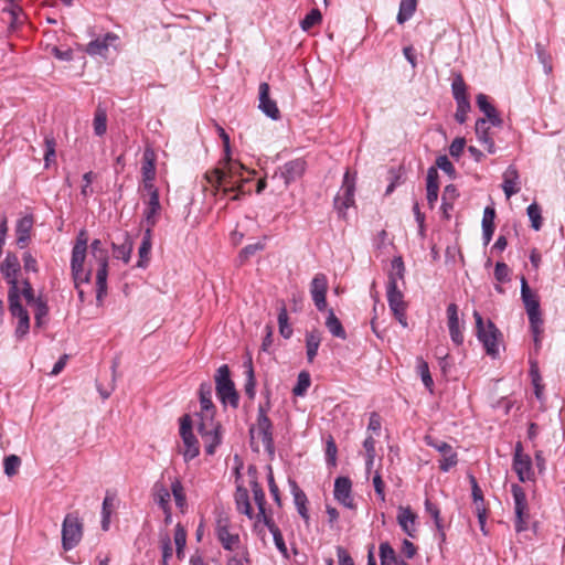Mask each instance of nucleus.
I'll return each mask as SVG.
<instances>
[{"label":"nucleus","mask_w":565,"mask_h":565,"mask_svg":"<svg viewBox=\"0 0 565 565\" xmlns=\"http://www.w3.org/2000/svg\"><path fill=\"white\" fill-rule=\"evenodd\" d=\"M224 167L222 169H214L205 173V179L209 184L213 188V194L217 195L222 192V195H227L231 192H236L231 200L238 201L248 192L245 191L244 184L249 182V178H243V171L245 167L236 160L225 154Z\"/></svg>","instance_id":"1"},{"label":"nucleus","mask_w":565,"mask_h":565,"mask_svg":"<svg viewBox=\"0 0 565 565\" xmlns=\"http://www.w3.org/2000/svg\"><path fill=\"white\" fill-rule=\"evenodd\" d=\"M473 318L478 340L482 343L488 355L493 359L497 358L499 355V342L502 335L500 330L491 320L484 323L482 316L477 310L473 311Z\"/></svg>","instance_id":"2"},{"label":"nucleus","mask_w":565,"mask_h":565,"mask_svg":"<svg viewBox=\"0 0 565 565\" xmlns=\"http://www.w3.org/2000/svg\"><path fill=\"white\" fill-rule=\"evenodd\" d=\"M216 395L223 405H230L237 408L239 396L235 384L231 379L230 367L226 364L221 365L215 374Z\"/></svg>","instance_id":"3"},{"label":"nucleus","mask_w":565,"mask_h":565,"mask_svg":"<svg viewBox=\"0 0 565 565\" xmlns=\"http://www.w3.org/2000/svg\"><path fill=\"white\" fill-rule=\"evenodd\" d=\"M83 523L75 513L65 515L62 524V546L65 551L73 550L82 540Z\"/></svg>","instance_id":"4"},{"label":"nucleus","mask_w":565,"mask_h":565,"mask_svg":"<svg viewBox=\"0 0 565 565\" xmlns=\"http://www.w3.org/2000/svg\"><path fill=\"white\" fill-rule=\"evenodd\" d=\"M386 297L393 316L403 328H406L408 326L406 318L407 303L404 300V294L399 290L398 286L394 282L393 279L387 281Z\"/></svg>","instance_id":"5"},{"label":"nucleus","mask_w":565,"mask_h":565,"mask_svg":"<svg viewBox=\"0 0 565 565\" xmlns=\"http://www.w3.org/2000/svg\"><path fill=\"white\" fill-rule=\"evenodd\" d=\"M257 431L260 437L266 451L273 456L275 454V445L273 437V423L266 414V409L263 405L258 406L256 427L249 429L250 435Z\"/></svg>","instance_id":"6"},{"label":"nucleus","mask_w":565,"mask_h":565,"mask_svg":"<svg viewBox=\"0 0 565 565\" xmlns=\"http://www.w3.org/2000/svg\"><path fill=\"white\" fill-rule=\"evenodd\" d=\"M511 492L514 500V526L515 531L520 533L527 530V521L530 519L526 494L524 492V489L516 483H513L511 486Z\"/></svg>","instance_id":"7"},{"label":"nucleus","mask_w":565,"mask_h":565,"mask_svg":"<svg viewBox=\"0 0 565 565\" xmlns=\"http://www.w3.org/2000/svg\"><path fill=\"white\" fill-rule=\"evenodd\" d=\"M8 302H9V311L10 313L18 318V326L15 329V337L18 339L23 338L28 334L30 329V317L28 311L23 308L21 300H20V294H13L8 295Z\"/></svg>","instance_id":"8"},{"label":"nucleus","mask_w":565,"mask_h":565,"mask_svg":"<svg viewBox=\"0 0 565 565\" xmlns=\"http://www.w3.org/2000/svg\"><path fill=\"white\" fill-rule=\"evenodd\" d=\"M220 429L221 425L214 420V417L211 419L201 418L198 430L205 443V451L209 455H213L215 448L221 444Z\"/></svg>","instance_id":"9"},{"label":"nucleus","mask_w":565,"mask_h":565,"mask_svg":"<svg viewBox=\"0 0 565 565\" xmlns=\"http://www.w3.org/2000/svg\"><path fill=\"white\" fill-rule=\"evenodd\" d=\"M425 441L429 447H433L443 456L439 463V469L441 471L447 472L458 463L457 452L454 450L451 445L433 438L431 436H426Z\"/></svg>","instance_id":"10"},{"label":"nucleus","mask_w":565,"mask_h":565,"mask_svg":"<svg viewBox=\"0 0 565 565\" xmlns=\"http://www.w3.org/2000/svg\"><path fill=\"white\" fill-rule=\"evenodd\" d=\"M513 469L518 475L521 482H525L533 479L532 460L530 456L523 454L522 444L519 441L515 445L513 456Z\"/></svg>","instance_id":"11"},{"label":"nucleus","mask_w":565,"mask_h":565,"mask_svg":"<svg viewBox=\"0 0 565 565\" xmlns=\"http://www.w3.org/2000/svg\"><path fill=\"white\" fill-rule=\"evenodd\" d=\"M180 435L182 437V441L184 445V460L190 461L199 455L200 450L198 440L191 429V422L189 419V416L186 415L182 418L180 426Z\"/></svg>","instance_id":"12"},{"label":"nucleus","mask_w":565,"mask_h":565,"mask_svg":"<svg viewBox=\"0 0 565 565\" xmlns=\"http://www.w3.org/2000/svg\"><path fill=\"white\" fill-rule=\"evenodd\" d=\"M1 274L10 285L8 295L20 294L18 286V273L20 270V262L14 254L9 253L0 266Z\"/></svg>","instance_id":"13"},{"label":"nucleus","mask_w":565,"mask_h":565,"mask_svg":"<svg viewBox=\"0 0 565 565\" xmlns=\"http://www.w3.org/2000/svg\"><path fill=\"white\" fill-rule=\"evenodd\" d=\"M306 170V162L302 159H295L286 162L279 172H275L273 179L280 178L284 180V185L287 188L290 183L298 180Z\"/></svg>","instance_id":"14"},{"label":"nucleus","mask_w":565,"mask_h":565,"mask_svg":"<svg viewBox=\"0 0 565 565\" xmlns=\"http://www.w3.org/2000/svg\"><path fill=\"white\" fill-rule=\"evenodd\" d=\"M354 192H355V177L347 171L343 177L342 186L340 192L334 199V204L337 206L348 209L354 203Z\"/></svg>","instance_id":"15"},{"label":"nucleus","mask_w":565,"mask_h":565,"mask_svg":"<svg viewBox=\"0 0 565 565\" xmlns=\"http://www.w3.org/2000/svg\"><path fill=\"white\" fill-rule=\"evenodd\" d=\"M328 290V279L324 274H317L310 284V292L315 306L322 311L327 307L326 295Z\"/></svg>","instance_id":"16"},{"label":"nucleus","mask_w":565,"mask_h":565,"mask_svg":"<svg viewBox=\"0 0 565 565\" xmlns=\"http://www.w3.org/2000/svg\"><path fill=\"white\" fill-rule=\"evenodd\" d=\"M269 85L266 82L259 84V105L258 108L270 119L278 120L280 118V111L277 104L269 96Z\"/></svg>","instance_id":"17"},{"label":"nucleus","mask_w":565,"mask_h":565,"mask_svg":"<svg viewBox=\"0 0 565 565\" xmlns=\"http://www.w3.org/2000/svg\"><path fill=\"white\" fill-rule=\"evenodd\" d=\"M118 39L117 34L108 32L103 38L90 41L86 45L85 52L90 56L107 57L109 46L118 41Z\"/></svg>","instance_id":"18"},{"label":"nucleus","mask_w":565,"mask_h":565,"mask_svg":"<svg viewBox=\"0 0 565 565\" xmlns=\"http://www.w3.org/2000/svg\"><path fill=\"white\" fill-rule=\"evenodd\" d=\"M212 383L204 382L200 385L199 395L201 404L200 417L202 419H211L215 415V406L212 402Z\"/></svg>","instance_id":"19"},{"label":"nucleus","mask_w":565,"mask_h":565,"mask_svg":"<svg viewBox=\"0 0 565 565\" xmlns=\"http://www.w3.org/2000/svg\"><path fill=\"white\" fill-rule=\"evenodd\" d=\"M352 482L348 477H338L334 481V498L345 508L354 507L351 495Z\"/></svg>","instance_id":"20"},{"label":"nucleus","mask_w":565,"mask_h":565,"mask_svg":"<svg viewBox=\"0 0 565 565\" xmlns=\"http://www.w3.org/2000/svg\"><path fill=\"white\" fill-rule=\"evenodd\" d=\"M490 121L486 118H479L476 121V135L478 138V141L487 149L489 153L495 152V145L493 141V138L490 136Z\"/></svg>","instance_id":"21"},{"label":"nucleus","mask_w":565,"mask_h":565,"mask_svg":"<svg viewBox=\"0 0 565 565\" xmlns=\"http://www.w3.org/2000/svg\"><path fill=\"white\" fill-rule=\"evenodd\" d=\"M417 515L409 507H399L397 514V522L402 530L411 537H415Z\"/></svg>","instance_id":"22"},{"label":"nucleus","mask_w":565,"mask_h":565,"mask_svg":"<svg viewBox=\"0 0 565 565\" xmlns=\"http://www.w3.org/2000/svg\"><path fill=\"white\" fill-rule=\"evenodd\" d=\"M476 99L477 105L479 109L484 114L486 119L489 120L492 126L501 127L502 119L499 116L495 107L488 100V96L484 94H478Z\"/></svg>","instance_id":"23"},{"label":"nucleus","mask_w":565,"mask_h":565,"mask_svg":"<svg viewBox=\"0 0 565 565\" xmlns=\"http://www.w3.org/2000/svg\"><path fill=\"white\" fill-rule=\"evenodd\" d=\"M97 263L98 268L96 273V300L98 305H100L107 294L108 259Z\"/></svg>","instance_id":"24"},{"label":"nucleus","mask_w":565,"mask_h":565,"mask_svg":"<svg viewBox=\"0 0 565 565\" xmlns=\"http://www.w3.org/2000/svg\"><path fill=\"white\" fill-rule=\"evenodd\" d=\"M33 226V217L31 215L23 216L17 222L15 234L17 245L20 248L26 247L30 241V233Z\"/></svg>","instance_id":"25"},{"label":"nucleus","mask_w":565,"mask_h":565,"mask_svg":"<svg viewBox=\"0 0 565 565\" xmlns=\"http://www.w3.org/2000/svg\"><path fill=\"white\" fill-rule=\"evenodd\" d=\"M426 181L427 203L430 209H434L439 192L438 171L435 167L428 168Z\"/></svg>","instance_id":"26"},{"label":"nucleus","mask_w":565,"mask_h":565,"mask_svg":"<svg viewBox=\"0 0 565 565\" xmlns=\"http://www.w3.org/2000/svg\"><path fill=\"white\" fill-rule=\"evenodd\" d=\"M156 153L151 148H146L142 154L141 175L142 180H156Z\"/></svg>","instance_id":"27"},{"label":"nucleus","mask_w":565,"mask_h":565,"mask_svg":"<svg viewBox=\"0 0 565 565\" xmlns=\"http://www.w3.org/2000/svg\"><path fill=\"white\" fill-rule=\"evenodd\" d=\"M494 218H495V210L492 206H487L483 211L482 216V239L483 244L488 245L494 233Z\"/></svg>","instance_id":"28"},{"label":"nucleus","mask_w":565,"mask_h":565,"mask_svg":"<svg viewBox=\"0 0 565 565\" xmlns=\"http://www.w3.org/2000/svg\"><path fill=\"white\" fill-rule=\"evenodd\" d=\"M235 503L238 512L245 514L250 520L255 516L249 502V494L246 488L237 486L235 491Z\"/></svg>","instance_id":"29"},{"label":"nucleus","mask_w":565,"mask_h":565,"mask_svg":"<svg viewBox=\"0 0 565 565\" xmlns=\"http://www.w3.org/2000/svg\"><path fill=\"white\" fill-rule=\"evenodd\" d=\"M161 211V204L159 196L152 195L146 202V209L143 210V218L147 227L152 228L157 224V216Z\"/></svg>","instance_id":"30"},{"label":"nucleus","mask_w":565,"mask_h":565,"mask_svg":"<svg viewBox=\"0 0 565 565\" xmlns=\"http://www.w3.org/2000/svg\"><path fill=\"white\" fill-rule=\"evenodd\" d=\"M519 180L518 170L510 166L504 174H503V183L502 189L507 198H511L513 194H516L520 191V188L516 185Z\"/></svg>","instance_id":"31"},{"label":"nucleus","mask_w":565,"mask_h":565,"mask_svg":"<svg viewBox=\"0 0 565 565\" xmlns=\"http://www.w3.org/2000/svg\"><path fill=\"white\" fill-rule=\"evenodd\" d=\"M521 298L526 313L541 309L537 296L530 289L527 280L524 277L521 278Z\"/></svg>","instance_id":"32"},{"label":"nucleus","mask_w":565,"mask_h":565,"mask_svg":"<svg viewBox=\"0 0 565 565\" xmlns=\"http://www.w3.org/2000/svg\"><path fill=\"white\" fill-rule=\"evenodd\" d=\"M321 342V333L317 329L306 332V349L308 362H313Z\"/></svg>","instance_id":"33"},{"label":"nucleus","mask_w":565,"mask_h":565,"mask_svg":"<svg viewBox=\"0 0 565 565\" xmlns=\"http://www.w3.org/2000/svg\"><path fill=\"white\" fill-rule=\"evenodd\" d=\"M153 499L159 504V507L169 515L170 514V491L168 488L161 483L156 482L153 486Z\"/></svg>","instance_id":"34"},{"label":"nucleus","mask_w":565,"mask_h":565,"mask_svg":"<svg viewBox=\"0 0 565 565\" xmlns=\"http://www.w3.org/2000/svg\"><path fill=\"white\" fill-rule=\"evenodd\" d=\"M292 486V493H294V500L295 504L297 507V511L300 514V516L305 520V522L309 521V514L308 509L306 507L307 504V495L303 491H301L297 483L295 481L291 482Z\"/></svg>","instance_id":"35"},{"label":"nucleus","mask_w":565,"mask_h":565,"mask_svg":"<svg viewBox=\"0 0 565 565\" xmlns=\"http://www.w3.org/2000/svg\"><path fill=\"white\" fill-rule=\"evenodd\" d=\"M326 327L333 337H337L342 340L347 339V332L341 321L334 315L332 309H330L328 312V317L326 319Z\"/></svg>","instance_id":"36"},{"label":"nucleus","mask_w":565,"mask_h":565,"mask_svg":"<svg viewBox=\"0 0 565 565\" xmlns=\"http://www.w3.org/2000/svg\"><path fill=\"white\" fill-rule=\"evenodd\" d=\"M217 539L220 540L222 546L232 551L234 546L239 542V537L236 534H231L227 525H222L218 523L217 525Z\"/></svg>","instance_id":"37"},{"label":"nucleus","mask_w":565,"mask_h":565,"mask_svg":"<svg viewBox=\"0 0 565 565\" xmlns=\"http://www.w3.org/2000/svg\"><path fill=\"white\" fill-rule=\"evenodd\" d=\"M114 257L117 259H121L124 263H128L130 260V255L134 248L132 242L130 237L126 234L125 241L122 244L117 245L115 243L111 244Z\"/></svg>","instance_id":"38"},{"label":"nucleus","mask_w":565,"mask_h":565,"mask_svg":"<svg viewBox=\"0 0 565 565\" xmlns=\"http://www.w3.org/2000/svg\"><path fill=\"white\" fill-rule=\"evenodd\" d=\"M418 0H401L396 20L399 24L408 21L416 11Z\"/></svg>","instance_id":"39"},{"label":"nucleus","mask_w":565,"mask_h":565,"mask_svg":"<svg viewBox=\"0 0 565 565\" xmlns=\"http://www.w3.org/2000/svg\"><path fill=\"white\" fill-rule=\"evenodd\" d=\"M451 92L456 102H467V85L461 74H456L451 83Z\"/></svg>","instance_id":"40"},{"label":"nucleus","mask_w":565,"mask_h":565,"mask_svg":"<svg viewBox=\"0 0 565 565\" xmlns=\"http://www.w3.org/2000/svg\"><path fill=\"white\" fill-rule=\"evenodd\" d=\"M405 277V265L401 256H396L391 262V270L388 273V281L391 279L397 285L398 280H404Z\"/></svg>","instance_id":"41"},{"label":"nucleus","mask_w":565,"mask_h":565,"mask_svg":"<svg viewBox=\"0 0 565 565\" xmlns=\"http://www.w3.org/2000/svg\"><path fill=\"white\" fill-rule=\"evenodd\" d=\"M250 488H252L254 501L258 508L259 514H264V509L266 505L265 492L256 479H253L250 481Z\"/></svg>","instance_id":"42"},{"label":"nucleus","mask_w":565,"mask_h":565,"mask_svg":"<svg viewBox=\"0 0 565 565\" xmlns=\"http://www.w3.org/2000/svg\"><path fill=\"white\" fill-rule=\"evenodd\" d=\"M174 543L177 546V556L178 558H182L184 556L183 550L186 544V532L180 523L175 525Z\"/></svg>","instance_id":"43"},{"label":"nucleus","mask_w":565,"mask_h":565,"mask_svg":"<svg viewBox=\"0 0 565 565\" xmlns=\"http://www.w3.org/2000/svg\"><path fill=\"white\" fill-rule=\"evenodd\" d=\"M380 558L381 565H392L398 562L394 548L387 542L381 543L380 545Z\"/></svg>","instance_id":"44"},{"label":"nucleus","mask_w":565,"mask_h":565,"mask_svg":"<svg viewBox=\"0 0 565 565\" xmlns=\"http://www.w3.org/2000/svg\"><path fill=\"white\" fill-rule=\"evenodd\" d=\"M321 20L322 15L320 10L315 8L301 20L300 26L303 31H309L312 26L320 23Z\"/></svg>","instance_id":"45"},{"label":"nucleus","mask_w":565,"mask_h":565,"mask_svg":"<svg viewBox=\"0 0 565 565\" xmlns=\"http://www.w3.org/2000/svg\"><path fill=\"white\" fill-rule=\"evenodd\" d=\"M44 145H45V153H44V162L45 167H50L51 162L55 161L56 152V141L53 136H45L44 138Z\"/></svg>","instance_id":"46"},{"label":"nucleus","mask_w":565,"mask_h":565,"mask_svg":"<svg viewBox=\"0 0 565 565\" xmlns=\"http://www.w3.org/2000/svg\"><path fill=\"white\" fill-rule=\"evenodd\" d=\"M310 375L308 372H300L297 379V384L292 388V393L296 396H302L310 386Z\"/></svg>","instance_id":"47"},{"label":"nucleus","mask_w":565,"mask_h":565,"mask_svg":"<svg viewBox=\"0 0 565 565\" xmlns=\"http://www.w3.org/2000/svg\"><path fill=\"white\" fill-rule=\"evenodd\" d=\"M35 306V312H34V319H35V327L41 328L43 321L42 319L45 318L49 313V307L45 300H43L41 297H38L35 302L33 303Z\"/></svg>","instance_id":"48"},{"label":"nucleus","mask_w":565,"mask_h":565,"mask_svg":"<svg viewBox=\"0 0 565 565\" xmlns=\"http://www.w3.org/2000/svg\"><path fill=\"white\" fill-rule=\"evenodd\" d=\"M151 233H152V228L147 227L143 238H142V242L139 246L140 260L138 263V266H142V264H141L142 259H148V256H149L150 249H151Z\"/></svg>","instance_id":"49"},{"label":"nucleus","mask_w":565,"mask_h":565,"mask_svg":"<svg viewBox=\"0 0 565 565\" xmlns=\"http://www.w3.org/2000/svg\"><path fill=\"white\" fill-rule=\"evenodd\" d=\"M20 466L21 459L17 455L7 456L3 460L4 473L8 477H13L14 475H17Z\"/></svg>","instance_id":"50"},{"label":"nucleus","mask_w":565,"mask_h":565,"mask_svg":"<svg viewBox=\"0 0 565 565\" xmlns=\"http://www.w3.org/2000/svg\"><path fill=\"white\" fill-rule=\"evenodd\" d=\"M278 324H279V332L285 338L288 339L292 334V329L288 324V313L286 307H281L278 313Z\"/></svg>","instance_id":"51"},{"label":"nucleus","mask_w":565,"mask_h":565,"mask_svg":"<svg viewBox=\"0 0 565 565\" xmlns=\"http://www.w3.org/2000/svg\"><path fill=\"white\" fill-rule=\"evenodd\" d=\"M171 492H172V495L174 498V501H175V504L179 507V508H183L185 505V494H184V489H183V486L181 483V481L179 479H174L171 483Z\"/></svg>","instance_id":"52"},{"label":"nucleus","mask_w":565,"mask_h":565,"mask_svg":"<svg viewBox=\"0 0 565 565\" xmlns=\"http://www.w3.org/2000/svg\"><path fill=\"white\" fill-rule=\"evenodd\" d=\"M530 375L532 380V384L535 388V395L537 398H541L543 386L541 384L542 377L539 371L537 363L535 361H531Z\"/></svg>","instance_id":"53"},{"label":"nucleus","mask_w":565,"mask_h":565,"mask_svg":"<svg viewBox=\"0 0 565 565\" xmlns=\"http://www.w3.org/2000/svg\"><path fill=\"white\" fill-rule=\"evenodd\" d=\"M86 252H87V249H85V248L73 247L72 258H71L72 271H75L78 268H82L84 266L85 258H86Z\"/></svg>","instance_id":"54"},{"label":"nucleus","mask_w":565,"mask_h":565,"mask_svg":"<svg viewBox=\"0 0 565 565\" xmlns=\"http://www.w3.org/2000/svg\"><path fill=\"white\" fill-rule=\"evenodd\" d=\"M527 215L531 220V226L539 231L542 226L541 209L536 203H532L526 209Z\"/></svg>","instance_id":"55"},{"label":"nucleus","mask_w":565,"mask_h":565,"mask_svg":"<svg viewBox=\"0 0 565 565\" xmlns=\"http://www.w3.org/2000/svg\"><path fill=\"white\" fill-rule=\"evenodd\" d=\"M417 370H418V373L422 377L424 385L430 390L431 386L434 385V381L429 373V367H428L427 362H425L422 358L417 359Z\"/></svg>","instance_id":"56"},{"label":"nucleus","mask_w":565,"mask_h":565,"mask_svg":"<svg viewBox=\"0 0 565 565\" xmlns=\"http://www.w3.org/2000/svg\"><path fill=\"white\" fill-rule=\"evenodd\" d=\"M107 129V117L104 110H97L94 117V131L97 136H103Z\"/></svg>","instance_id":"57"},{"label":"nucleus","mask_w":565,"mask_h":565,"mask_svg":"<svg viewBox=\"0 0 565 565\" xmlns=\"http://www.w3.org/2000/svg\"><path fill=\"white\" fill-rule=\"evenodd\" d=\"M90 253L96 262L108 259V250L103 247L100 239L90 243Z\"/></svg>","instance_id":"58"},{"label":"nucleus","mask_w":565,"mask_h":565,"mask_svg":"<svg viewBox=\"0 0 565 565\" xmlns=\"http://www.w3.org/2000/svg\"><path fill=\"white\" fill-rule=\"evenodd\" d=\"M457 109L455 113V119L458 124H465L467 120V115L471 109L470 102H456Z\"/></svg>","instance_id":"59"},{"label":"nucleus","mask_w":565,"mask_h":565,"mask_svg":"<svg viewBox=\"0 0 565 565\" xmlns=\"http://www.w3.org/2000/svg\"><path fill=\"white\" fill-rule=\"evenodd\" d=\"M338 448L332 437H329L326 445V459L329 466L334 467L337 463Z\"/></svg>","instance_id":"60"},{"label":"nucleus","mask_w":565,"mask_h":565,"mask_svg":"<svg viewBox=\"0 0 565 565\" xmlns=\"http://www.w3.org/2000/svg\"><path fill=\"white\" fill-rule=\"evenodd\" d=\"M425 510L434 519L435 525L438 529V531H443V524H441V519H440V511H439L438 507L427 499L425 501Z\"/></svg>","instance_id":"61"},{"label":"nucleus","mask_w":565,"mask_h":565,"mask_svg":"<svg viewBox=\"0 0 565 565\" xmlns=\"http://www.w3.org/2000/svg\"><path fill=\"white\" fill-rule=\"evenodd\" d=\"M263 248H264V244L260 242L245 246L239 252L241 262L243 263V262L247 260L249 257H252L253 255H255L257 252L262 250Z\"/></svg>","instance_id":"62"},{"label":"nucleus","mask_w":565,"mask_h":565,"mask_svg":"<svg viewBox=\"0 0 565 565\" xmlns=\"http://www.w3.org/2000/svg\"><path fill=\"white\" fill-rule=\"evenodd\" d=\"M435 168L436 169L438 168V169L443 170L445 173H447L450 177L455 175V173H456L455 167L451 163V161L448 159L447 156H439L436 159V167Z\"/></svg>","instance_id":"63"},{"label":"nucleus","mask_w":565,"mask_h":565,"mask_svg":"<svg viewBox=\"0 0 565 565\" xmlns=\"http://www.w3.org/2000/svg\"><path fill=\"white\" fill-rule=\"evenodd\" d=\"M2 11L10 14V17H11L10 24H11V26H14L18 23H21L20 17L22 15L23 10H22V7L20 4L8 6V7L3 8Z\"/></svg>","instance_id":"64"}]
</instances>
